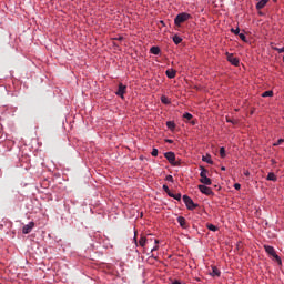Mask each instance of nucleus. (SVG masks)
<instances>
[{
	"mask_svg": "<svg viewBox=\"0 0 284 284\" xmlns=\"http://www.w3.org/2000/svg\"><path fill=\"white\" fill-rule=\"evenodd\" d=\"M207 184H200L197 187L202 194L206 196H214V191L211 187L206 186Z\"/></svg>",
	"mask_w": 284,
	"mask_h": 284,
	"instance_id": "nucleus-4",
	"label": "nucleus"
},
{
	"mask_svg": "<svg viewBox=\"0 0 284 284\" xmlns=\"http://www.w3.org/2000/svg\"><path fill=\"white\" fill-rule=\"evenodd\" d=\"M239 37L242 41L247 42V37L244 36V33H239Z\"/></svg>",
	"mask_w": 284,
	"mask_h": 284,
	"instance_id": "nucleus-27",
	"label": "nucleus"
},
{
	"mask_svg": "<svg viewBox=\"0 0 284 284\" xmlns=\"http://www.w3.org/2000/svg\"><path fill=\"white\" fill-rule=\"evenodd\" d=\"M166 126L169 128V130H174V128H176V124L172 121L166 122Z\"/></svg>",
	"mask_w": 284,
	"mask_h": 284,
	"instance_id": "nucleus-20",
	"label": "nucleus"
},
{
	"mask_svg": "<svg viewBox=\"0 0 284 284\" xmlns=\"http://www.w3.org/2000/svg\"><path fill=\"white\" fill-rule=\"evenodd\" d=\"M235 190H241V185L239 183L234 184Z\"/></svg>",
	"mask_w": 284,
	"mask_h": 284,
	"instance_id": "nucleus-35",
	"label": "nucleus"
},
{
	"mask_svg": "<svg viewBox=\"0 0 284 284\" xmlns=\"http://www.w3.org/2000/svg\"><path fill=\"white\" fill-rule=\"evenodd\" d=\"M231 32H233V34H240L241 33V29L240 28L231 29Z\"/></svg>",
	"mask_w": 284,
	"mask_h": 284,
	"instance_id": "nucleus-31",
	"label": "nucleus"
},
{
	"mask_svg": "<svg viewBox=\"0 0 284 284\" xmlns=\"http://www.w3.org/2000/svg\"><path fill=\"white\" fill-rule=\"evenodd\" d=\"M160 23H161L162 26H165V22H164L163 20H161Z\"/></svg>",
	"mask_w": 284,
	"mask_h": 284,
	"instance_id": "nucleus-41",
	"label": "nucleus"
},
{
	"mask_svg": "<svg viewBox=\"0 0 284 284\" xmlns=\"http://www.w3.org/2000/svg\"><path fill=\"white\" fill-rule=\"evenodd\" d=\"M226 123H232L233 125H236V123H239V121L232 120V119L226 116Z\"/></svg>",
	"mask_w": 284,
	"mask_h": 284,
	"instance_id": "nucleus-26",
	"label": "nucleus"
},
{
	"mask_svg": "<svg viewBox=\"0 0 284 284\" xmlns=\"http://www.w3.org/2000/svg\"><path fill=\"white\" fill-rule=\"evenodd\" d=\"M165 74H166L168 79H174L176 77V71L174 69H168L165 71Z\"/></svg>",
	"mask_w": 284,
	"mask_h": 284,
	"instance_id": "nucleus-12",
	"label": "nucleus"
},
{
	"mask_svg": "<svg viewBox=\"0 0 284 284\" xmlns=\"http://www.w3.org/2000/svg\"><path fill=\"white\" fill-rule=\"evenodd\" d=\"M183 118L187 119V121H192V113L186 112V113L183 114Z\"/></svg>",
	"mask_w": 284,
	"mask_h": 284,
	"instance_id": "nucleus-25",
	"label": "nucleus"
},
{
	"mask_svg": "<svg viewBox=\"0 0 284 284\" xmlns=\"http://www.w3.org/2000/svg\"><path fill=\"white\" fill-rule=\"evenodd\" d=\"M200 183L203 185H212V179L207 178V170L203 166H200Z\"/></svg>",
	"mask_w": 284,
	"mask_h": 284,
	"instance_id": "nucleus-2",
	"label": "nucleus"
},
{
	"mask_svg": "<svg viewBox=\"0 0 284 284\" xmlns=\"http://www.w3.org/2000/svg\"><path fill=\"white\" fill-rule=\"evenodd\" d=\"M156 250H159L158 245H155L153 248H151V252H156Z\"/></svg>",
	"mask_w": 284,
	"mask_h": 284,
	"instance_id": "nucleus-37",
	"label": "nucleus"
},
{
	"mask_svg": "<svg viewBox=\"0 0 284 284\" xmlns=\"http://www.w3.org/2000/svg\"><path fill=\"white\" fill-rule=\"evenodd\" d=\"M172 284H185V282L181 281V280H174L172 282Z\"/></svg>",
	"mask_w": 284,
	"mask_h": 284,
	"instance_id": "nucleus-33",
	"label": "nucleus"
},
{
	"mask_svg": "<svg viewBox=\"0 0 284 284\" xmlns=\"http://www.w3.org/2000/svg\"><path fill=\"white\" fill-rule=\"evenodd\" d=\"M150 52H151V54H161V48L151 47Z\"/></svg>",
	"mask_w": 284,
	"mask_h": 284,
	"instance_id": "nucleus-15",
	"label": "nucleus"
},
{
	"mask_svg": "<svg viewBox=\"0 0 284 284\" xmlns=\"http://www.w3.org/2000/svg\"><path fill=\"white\" fill-rule=\"evenodd\" d=\"M183 202L186 205L187 210H196V204H194V201L191 200L190 196L183 195Z\"/></svg>",
	"mask_w": 284,
	"mask_h": 284,
	"instance_id": "nucleus-5",
	"label": "nucleus"
},
{
	"mask_svg": "<svg viewBox=\"0 0 284 284\" xmlns=\"http://www.w3.org/2000/svg\"><path fill=\"white\" fill-rule=\"evenodd\" d=\"M202 161H204V163H209V165L214 164V161H212V155H210V154L203 155Z\"/></svg>",
	"mask_w": 284,
	"mask_h": 284,
	"instance_id": "nucleus-13",
	"label": "nucleus"
},
{
	"mask_svg": "<svg viewBox=\"0 0 284 284\" xmlns=\"http://www.w3.org/2000/svg\"><path fill=\"white\" fill-rule=\"evenodd\" d=\"M164 158L166 159V161H169V163H171V165H174V162L176 161V155L174 154V152L164 153Z\"/></svg>",
	"mask_w": 284,
	"mask_h": 284,
	"instance_id": "nucleus-8",
	"label": "nucleus"
},
{
	"mask_svg": "<svg viewBox=\"0 0 284 284\" xmlns=\"http://www.w3.org/2000/svg\"><path fill=\"white\" fill-rule=\"evenodd\" d=\"M244 176H250V171H245Z\"/></svg>",
	"mask_w": 284,
	"mask_h": 284,
	"instance_id": "nucleus-40",
	"label": "nucleus"
},
{
	"mask_svg": "<svg viewBox=\"0 0 284 284\" xmlns=\"http://www.w3.org/2000/svg\"><path fill=\"white\" fill-rule=\"evenodd\" d=\"M125 90H128V87L124 85L123 83L119 84V89L115 92L116 97H121L122 99H125L124 94H125Z\"/></svg>",
	"mask_w": 284,
	"mask_h": 284,
	"instance_id": "nucleus-7",
	"label": "nucleus"
},
{
	"mask_svg": "<svg viewBox=\"0 0 284 284\" xmlns=\"http://www.w3.org/2000/svg\"><path fill=\"white\" fill-rule=\"evenodd\" d=\"M221 170H222L223 172H225V166H222Z\"/></svg>",
	"mask_w": 284,
	"mask_h": 284,
	"instance_id": "nucleus-43",
	"label": "nucleus"
},
{
	"mask_svg": "<svg viewBox=\"0 0 284 284\" xmlns=\"http://www.w3.org/2000/svg\"><path fill=\"white\" fill-rule=\"evenodd\" d=\"M258 2L256 3V9L257 10H263V8H265V6H267V2L270 0H257Z\"/></svg>",
	"mask_w": 284,
	"mask_h": 284,
	"instance_id": "nucleus-11",
	"label": "nucleus"
},
{
	"mask_svg": "<svg viewBox=\"0 0 284 284\" xmlns=\"http://www.w3.org/2000/svg\"><path fill=\"white\" fill-rule=\"evenodd\" d=\"M178 223H179L180 227H182V230H187L189 225H187V220H185V217L179 216Z\"/></svg>",
	"mask_w": 284,
	"mask_h": 284,
	"instance_id": "nucleus-10",
	"label": "nucleus"
},
{
	"mask_svg": "<svg viewBox=\"0 0 284 284\" xmlns=\"http://www.w3.org/2000/svg\"><path fill=\"white\" fill-rule=\"evenodd\" d=\"M281 143H284V139H278L277 142L273 143L274 148L281 145Z\"/></svg>",
	"mask_w": 284,
	"mask_h": 284,
	"instance_id": "nucleus-28",
	"label": "nucleus"
},
{
	"mask_svg": "<svg viewBox=\"0 0 284 284\" xmlns=\"http://www.w3.org/2000/svg\"><path fill=\"white\" fill-rule=\"evenodd\" d=\"M133 241H134L135 245L139 246V242L136 241V234L134 235Z\"/></svg>",
	"mask_w": 284,
	"mask_h": 284,
	"instance_id": "nucleus-36",
	"label": "nucleus"
},
{
	"mask_svg": "<svg viewBox=\"0 0 284 284\" xmlns=\"http://www.w3.org/2000/svg\"><path fill=\"white\" fill-rule=\"evenodd\" d=\"M161 101H162V103H164V105H170V99H168V97L162 95Z\"/></svg>",
	"mask_w": 284,
	"mask_h": 284,
	"instance_id": "nucleus-19",
	"label": "nucleus"
},
{
	"mask_svg": "<svg viewBox=\"0 0 284 284\" xmlns=\"http://www.w3.org/2000/svg\"><path fill=\"white\" fill-rule=\"evenodd\" d=\"M192 18V16L187 12H182L179 13L175 19H174V23L178 27H181V23H185V21L190 20Z\"/></svg>",
	"mask_w": 284,
	"mask_h": 284,
	"instance_id": "nucleus-3",
	"label": "nucleus"
},
{
	"mask_svg": "<svg viewBox=\"0 0 284 284\" xmlns=\"http://www.w3.org/2000/svg\"><path fill=\"white\" fill-rule=\"evenodd\" d=\"M264 250H265L266 254H268V256H272L273 258H275V261H276V263H278V265H283V261L281 260V256H278V254H276V250H274V246H270V245L265 244Z\"/></svg>",
	"mask_w": 284,
	"mask_h": 284,
	"instance_id": "nucleus-1",
	"label": "nucleus"
},
{
	"mask_svg": "<svg viewBox=\"0 0 284 284\" xmlns=\"http://www.w3.org/2000/svg\"><path fill=\"white\" fill-rule=\"evenodd\" d=\"M225 54H226V59H227L229 63H231V65L239 67V63H241L239 58L234 57V54L230 53V52H226Z\"/></svg>",
	"mask_w": 284,
	"mask_h": 284,
	"instance_id": "nucleus-6",
	"label": "nucleus"
},
{
	"mask_svg": "<svg viewBox=\"0 0 284 284\" xmlns=\"http://www.w3.org/2000/svg\"><path fill=\"white\" fill-rule=\"evenodd\" d=\"M207 230H210L211 232H216L219 227H216V225L214 224H207Z\"/></svg>",
	"mask_w": 284,
	"mask_h": 284,
	"instance_id": "nucleus-21",
	"label": "nucleus"
},
{
	"mask_svg": "<svg viewBox=\"0 0 284 284\" xmlns=\"http://www.w3.org/2000/svg\"><path fill=\"white\" fill-rule=\"evenodd\" d=\"M171 196H172V199H175V201H181V193H178V194H174Z\"/></svg>",
	"mask_w": 284,
	"mask_h": 284,
	"instance_id": "nucleus-30",
	"label": "nucleus"
},
{
	"mask_svg": "<svg viewBox=\"0 0 284 284\" xmlns=\"http://www.w3.org/2000/svg\"><path fill=\"white\" fill-rule=\"evenodd\" d=\"M273 1H275V2H276L277 0H273Z\"/></svg>",
	"mask_w": 284,
	"mask_h": 284,
	"instance_id": "nucleus-46",
	"label": "nucleus"
},
{
	"mask_svg": "<svg viewBox=\"0 0 284 284\" xmlns=\"http://www.w3.org/2000/svg\"><path fill=\"white\" fill-rule=\"evenodd\" d=\"M166 194H168L171 199H172V196H174V194H173L172 192H170V191H169Z\"/></svg>",
	"mask_w": 284,
	"mask_h": 284,
	"instance_id": "nucleus-39",
	"label": "nucleus"
},
{
	"mask_svg": "<svg viewBox=\"0 0 284 284\" xmlns=\"http://www.w3.org/2000/svg\"><path fill=\"white\" fill-rule=\"evenodd\" d=\"M123 38L122 37H120V38H118V41H121Z\"/></svg>",
	"mask_w": 284,
	"mask_h": 284,
	"instance_id": "nucleus-44",
	"label": "nucleus"
},
{
	"mask_svg": "<svg viewBox=\"0 0 284 284\" xmlns=\"http://www.w3.org/2000/svg\"><path fill=\"white\" fill-rule=\"evenodd\" d=\"M165 181H168L169 183H174V176H172V175H166V176H165Z\"/></svg>",
	"mask_w": 284,
	"mask_h": 284,
	"instance_id": "nucleus-24",
	"label": "nucleus"
},
{
	"mask_svg": "<svg viewBox=\"0 0 284 284\" xmlns=\"http://www.w3.org/2000/svg\"><path fill=\"white\" fill-rule=\"evenodd\" d=\"M162 187H163L164 192H166V194H168V192H170V187L168 185L164 184Z\"/></svg>",
	"mask_w": 284,
	"mask_h": 284,
	"instance_id": "nucleus-34",
	"label": "nucleus"
},
{
	"mask_svg": "<svg viewBox=\"0 0 284 284\" xmlns=\"http://www.w3.org/2000/svg\"><path fill=\"white\" fill-rule=\"evenodd\" d=\"M146 243H148V239L145 236L140 237L139 245L141 247H144L146 245Z\"/></svg>",
	"mask_w": 284,
	"mask_h": 284,
	"instance_id": "nucleus-17",
	"label": "nucleus"
},
{
	"mask_svg": "<svg viewBox=\"0 0 284 284\" xmlns=\"http://www.w3.org/2000/svg\"><path fill=\"white\" fill-rule=\"evenodd\" d=\"M262 97H274V92L273 91H265L264 93H262Z\"/></svg>",
	"mask_w": 284,
	"mask_h": 284,
	"instance_id": "nucleus-23",
	"label": "nucleus"
},
{
	"mask_svg": "<svg viewBox=\"0 0 284 284\" xmlns=\"http://www.w3.org/2000/svg\"><path fill=\"white\" fill-rule=\"evenodd\" d=\"M211 276H221V271L216 266H212Z\"/></svg>",
	"mask_w": 284,
	"mask_h": 284,
	"instance_id": "nucleus-16",
	"label": "nucleus"
},
{
	"mask_svg": "<svg viewBox=\"0 0 284 284\" xmlns=\"http://www.w3.org/2000/svg\"><path fill=\"white\" fill-rule=\"evenodd\" d=\"M182 41H183V38L179 36L173 37V42L175 43V45H179V43H181Z\"/></svg>",
	"mask_w": 284,
	"mask_h": 284,
	"instance_id": "nucleus-18",
	"label": "nucleus"
},
{
	"mask_svg": "<svg viewBox=\"0 0 284 284\" xmlns=\"http://www.w3.org/2000/svg\"><path fill=\"white\" fill-rule=\"evenodd\" d=\"M33 229H34V222H30L29 224L22 227V234H30V232H32Z\"/></svg>",
	"mask_w": 284,
	"mask_h": 284,
	"instance_id": "nucleus-9",
	"label": "nucleus"
},
{
	"mask_svg": "<svg viewBox=\"0 0 284 284\" xmlns=\"http://www.w3.org/2000/svg\"><path fill=\"white\" fill-rule=\"evenodd\" d=\"M220 156H221V159H225V156H226V154H225V146H222L220 149Z\"/></svg>",
	"mask_w": 284,
	"mask_h": 284,
	"instance_id": "nucleus-22",
	"label": "nucleus"
},
{
	"mask_svg": "<svg viewBox=\"0 0 284 284\" xmlns=\"http://www.w3.org/2000/svg\"><path fill=\"white\" fill-rule=\"evenodd\" d=\"M165 143H174V140L166 139Z\"/></svg>",
	"mask_w": 284,
	"mask_h": 284,
	"instance_id": "nucleus-38",
	"label": "nucleus"
},
{
	"mask_svg": "<svg viewBox=\"0 0 284 284\" xmlns=\"http://www.w3.org/2000/svg\"><path fill=\"white\" fill-rule=\"evenodd\" d=\"M155 243H159V240H155Z\"/></svg>",
	"mask_w": 284,
	"mask_h": 284,
	"instance_id": "nucleus-45",
	"label": "nucleus"
},
{
	"mask_svg": "<svg viewBox=\"0 0 284 284\" xmlns=\"http://www.w3.org/2000/svg\"><path fill=\"white\" fill-rule=\"evenodd\" d=\"M271 163H273V164L276 163V160H271Z\"/></svg>",
	"mask_w": 284,
	"mask_h": 284,
	"instance_id": "nucleus-42",
	"label": "nucleus"
},
{
	"mask_svg": "<svg viewBox=\"0 0 284 284\" xmlns=\"http://www.w3.org/2000/svg\"><path fill=\"white\" fill-rule=\"evenodd\" d=\"M274 50L276 51V52H278V54H283V52H284V47H282V48H274Z\"/></svg>",
	"mask_w": 284,
	"mask_h": 284,
	"instance_id": "nucleus-29",
	"label": "nucleus"
},
{
	"mask_svg": "<svg viewBox=\"0 0 284 284\" xmlns=\"http://www.w3.org/2000/svg\"><path fill=\"white\" fill-rule=\"evenodd\" d=\"M266 181H277L276 174H274V172H270L266 176Z\"/></svg>",
	"mask_w": 284,
	"mask_h": 284,
	"instance_id": "nucleus-14",
	"label": "nucleus"
},
{
	"mask_svg": "<svg viewBox=\"0 0 284 284\" xmlns=\"http://www.w3.org/2000/svg\"><path fill=\"white\" fill-rule=\"evenodd\" d=\"M151 154H152L153 156H159V149H153L152 152H151Z\"/></svg>",
	"mask_w": 284,
	"mask_h": 284,
	"instance_id": "nucleus-32",
	"label": "nucleus"
}]
</instances>
